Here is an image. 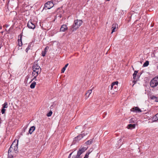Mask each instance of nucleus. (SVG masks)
Instances as JSON below:
<instances>
[{
    "label": "nucleus",
    "instance_id": "obj_1",
    "mask_svg": "<svg viewBox=\"0 0 158 158\" xmlns=\"http://www.w3.org/2000/svg\"><path fill=\"white\" fill-rule=\"evenodd\" d=\"M18 140L15 139L13 142L8 151V157L12 158L15 156L18 152Z\"/></svg>",
    "mask_w": 158,
    "mask_h": 158
},
{
    "label": "nucleus",
    "instance_id": "obj_2",
    "mask_svg": "<svg viewBox=\"0 0 158 158\" xmlns=\"http://www.w3.org/2000/svg\"><path fill=\"white\" fill-rule=\"evenodd\" d=\"M82 23V21L81 20L77 19L74 21V24L71 27L70 29L72 31L78 29Z\"/></svg>",
    "mask_w": 158,
    "mask_h": 158
},
{
    "label": "nucleus",
    "instance_id": "obj_3",
    "mask_svg": "<svg viewBox=\"0 0 158 158\" xmlns=\"http://www.w3.org/2000/svg\"><path fill=\"white\" fill-rule=\"evenodd\" d=\"M158 85V76L153 78L150 82V85L152 87L154 88Z\"/></svg>",
    "mask_w": 158,
    "mask_h": 158
},
{
    "label": "nucleus",
    "instance_id": "obj_4",
    "mask_svg": "<svg viewBox=\"0 0 158 158\" xmlns=\"http://www.w3.org/2000/svg\"><path fill=\"white\" fill-rule=\"evenodd\" d=\"M118 81L113 82L110 86L109 87V88L111 90H113L115 92H116L117 90V88L118 87Z\"/></svg>",
    "mask_w": 158,
    "mask_h": 158
},
{
    "label": "nucleus",
    "instance_id": "obj_5",
    "mask_svg": "<svg viewBox=\"0 0 158 158\" xmlns=\"http://www.w3.org/2000/svg\"><path fill=\"white\" fill-rule=\"evenodd\" d=\"M54 6L53 2L51 1H48L44 5V9L45 10L49 9L52 8Z\"/></svg>",
    "mask_w": 158,
    "mask_h": 158
},
{
    "label": "nucleus",
    "instance_id": "obj_6",
    "mask_svg": "<svg viewBox=\"0 0 158 158\" xmlns=\"http://www.w3.org/2000/svg\"><path fill=\"white\" fill-rule=\"evenodd\" d=\"M27 26L29 28L31 29H34L35 28V25L34 23L31 20H30L28 22Z\"/></svg>",
    "mask_w": 158,
    "mask_h": 158
},
{
    "label": "nucleus",
    "instance_id": "obj_7",
    "mask_svg": "<svg viewBox=\"0 0 158 158\" xmlns=\"http://www.w3.org/2000/svg\"><path fill=\"white\" fill-rule=\"evenodd\" d=\"M33 69L41 71V69L40 67L37 64H34L32 67Z\"/></svg>",
    "mask_w": 158,
    "mask_h": 158
},
{
    "label": "nucleus",
    "instance_id": "obj_8",
    "mask_svg": "<svg viewBox=\"0 0 158 158\" xmlns=\"http://www.w3.org/2000/svg\"><path fill=\"white\" fill-rule=\"evenodd\" d=\"M68 28L65 25H62L60 28V31L64 32L67 30Z\"/></svg>",
    "mask_w": 158,
    "mask_h": 158
},
{
    "label": "nucleus",
    "instance_id": "obj_9",
    "mask_svg": "<svg viewBox=\"0 0 158 158\" xmlns=\"http://www.w3.org/2000/svg\"><path fill=\"white\" fill-rule=\"evenodd\" d=\"M131 111L135 112H141V110L138 107H133L132 110H131Z\"/></svg>",
    "mask_w": 158,
    "mask_h": 158
},
{
    "label": "nucleus",
    "instance_id": "obj_10",
    "mask_svg": "<svg viewBox=\"0 0 158 158\" xmlns=\"http://www.w3.org/2000/svg\"><path fill=\"white\" fill-rule=\"evenodd\" d=\"M118 27V25L117 24H114L112 25V31L111 33L115 31V30L116 28Z\"/></svg>",
    "mask_w": 158,
    "mask_h": 158
},
{
    "label": "nucleus",
    "instance_id": "obj_11",
    "mask_svg": "<svg viewBox=\"0 0 158 158\" xmlns=\"http://www.w3.org/2000/svg\"><path fill=\"white\" fill-rule=\"evenodd\" d=\"M83 137V134H80L77 136L75 138V140L76 141H78Z\"/></svg>",
    "mask_w": 158,
    "mask_h": 158
},
{
    "label": "nucleus",
    "instance_id": "obj_12",
    "mask_svg": "<svg viewBox=\"0 0 158 158\" xmlns=\"http://www.w3.org/2000/svg\"><path fill=\"white\" fill-rule=\"evenodd\" d=\"M33 45L32 44V43H30L29 44L27 47L26 49V52L27 53L28 52V51L29 50L31 49L32 48V47H33Z\"/></svg>",
    "mask_w": 158,
    "mask_h": 158
},
{
    "label": "nucleus",
    "instance_id": "obj_13",
    "mask_svg": "<svg viewBox=\"0 0 158 158\" xmlns=\"http://www.w3.org/2000/svg\"><path fill=\"white\" fill-rule=\"evenodd\" d=\"M128 128L132 129L135 128V124H129L128 125Z\"/></svg>",
    "mask_w": 158,
    "mask_h": 158
},
{
    "label": "nucleus",
    "instance_id": "obj_14",
    "mask_svg": "<svg viewBox=\"0 0 158 158\" xmlns=\"http://www.w3.org/2000/svg\"><path fill=\"white\" fill-rule=\"evenodd\" d=\"M35 127L34 126L31 127L29 130V133L30 134H31L33 131L35 130Z\"/></svg>",
    "mask_w": 158,
    "mask_h": 158
},
{
    "label": "nucleus",
    "instance_id": "obj_15",
    "mask_svg": "<svg viewBox=\"0 0 158 158\" xmlns=\"http://www.w3.org/2000/svg\"><path fill=\"white\" fill-rule=\"evenodd\" d=\"M152 120L153 122L158 120V113L153 117Z\"/></svg>",
    "mask_w": 158,
    "mask_h": 158
},
{
    "label": "nucleus",
    "instance_id": "obj_16",
    "mask_svg": "<svg viewBox=\"0 0 158 158\" xmlns=\"http://www.w3.org/2000/svg\"><path fill=\"white\" fill-rule=\"evenodd\" d=\"M86 150V149L84 147H83L82 148H80L78 151L81 152V153H83Z\"/></svg>",
    "mask_w": 158,
    "mask_h": 158
},
{
    "label": "nucleus",
    "instance_id": "obj_17",
    "mask_svg": "<svg viewBox=\"0 0 158 158\" xmlns=\"http://www.w3.org/2000/svg\"><path fill=\"white\" fill-rule=\"evenodd\" d=\"M86 150V149L84 147H83L82 148H80L78 151L81 152V153H83Z\"/></svg>",
    "mask_w": 158,
    "mask_h": 158
},
{
    "label": "nucleus",
    "instance_id": "obj_18",
    "mask_svg": "<svg viewBox=\"0 0 158 158\" xmlns=\"http://www.w3.org/2000/svg\"><path fill=\"white\" fill-rule=\"evenodd\" d=\"M36 85V82L35 81H33L30 85V87L31 89H34L35 88Z\"/></svg>",
    "mask_w": 158,
    "mask_h": 158
},
{
    "label": "nucleus",
    "instance_id": "obj_19",
    "mask_svg": "<svg viewBox=\"0 0 158 158\" xmlns=\"http://www.w3.org/2000/svg\"><path fill=\"white\" fill-rule=\"evenodd\" d=\"M47 50V47H46L44 49V51L42 52V55L43 56H45V55L47 52V51L46 50Z\"/></svg>",
    "mask_w": 158,
    "mask_h": 158
},
{
    "label": "nucleus",
    "instance_id": "obj_20",
    "mask_svg": "<svg viewBox=\"0 0 158 158\" xmlns=\"http://www.w3.org/2000/svg\"><path fill=\"white\" fill-rule=\"evenodd\" d=\"M8 107V103L7 102H5L4 104L2 105V108H6Z\"/></svg>",
    "mask_w": 158,
    "mask_h": 158
},
{
    "label": "nucleus",
    "instance_id": "obj_21",
    "mask_svg": "<svg viewBox=\"0 0 158 158\" xmlns=\"http://www.w3.org/2000/svg\"><path fill=\"white\" fill-rule=\"evenodd\" d=\"M68 65V64H65L64 67L61 70L62 73H63L64 72L65 70L66 69V68L67 67Z\"/></svg>",
    "mask_w": 158,
    "mask_h": 158
},
{
    "label": "nucleus",
    "instance_id": "obj_22",
    "mask_svg": "<svg viewBox=\"0 0 158 158\" xmlns=\"http://www.w3.org/2000/svg\"><path fill=\"white\" fill-rule=\"evenodd\" d=\"M138 73V71H135L133 75V78L134 80H135V78L136 77V75L137 73Z\"/></svg>",
    "mask_w": 158,
    "mask_h": 158
},
{
    "label": "nucleus",
    "instance_id": "obj_23",
    "mask_svg": "<svg viewBox=\"0 0 158 158\" xmlns=\"http://www.w3.org/2000/svg\"><path fill=\"white\" fill-rule=\"evenodd\" d=\"M93 140L90 139L85 142V144L87 145H89L92 143Z\"/></svg>",
    "mask_w": 158,
    "mask_h": 158
},
{
    "label": "nucleus",
    "instance_id": "obj_24",
    "mask_svg": "<svg viewBox=\"0 0 158 158\" xmlns=\"http://www.w3.org/2000/svg\"><path fill=\"white\" fill-rule=\"evenodd\" d=\"M149 64V61L148 60L146 61V62L144 63L143 65V66L144 67L147 66Z\"/></svg>",
    "mask_w": 158,
    "mask_h": 158
},
{
    "label": "nucleus",
    "instance_id": "obj_25",
    "mask_svg": "<svg viewBox=\"0 0 158 158\" xmlns=\"http://www.w3.org/2000/svg\"><path fill=\"white\" fill-rule=\"evenodd\" d=\"M21 38V37H20ZM18 44L19 45V46H21L22 45V42L21 39V40H20L19 39H18Z\"/></svg>",
    "mask_w": 158,
    "mask_h": 158
},
{
    "label": "nucleus",
    "instance_id": "obj_26",
    "mask_svg": "<svg viewBox=\"0 0 158 158\" xmlns=\"http://www.w3.org/2000/svg\"><path fill=\"white\" fill-rule=\"evenodd\" d=\"M92 90L91 89L87 91V92L86 93V94L87 95V94H89L88 97H89V95L92 93Z\"/></svg>",
    "mask_w": 158,
    "mask_h": 158
},
{
    "label": "nucleus",
    "instance_id": "obj_27",
    "mask_svg": "<svg viewBox=\"0 0 158 158\" xmlns=\"http://www.w3.org/2000/svg\"><path fill=\"white\" fill-rule=\"evenodd\" d=\"M82 154V153H81V152H80L79 151H78L77 152V156H78L80 157L81 158V155Z\"/></svg>",
    "mask_w": 158,
    "mask_h": 158
},
{
    "label": "nucleus",
    "instance_id": "obj_28",
    "mask_svg": "<svg viewBox=\"0 0 158 158\" xmlns=\"http://www.w3.org/2000/svg\"><path fill=\"white\" fill-rule=\"evenodd\" d=\"M52 111H50L47 114V116L48 117H50V116H51L52 114Z\"/></svg>",
    "mask_w": 158,
    "mask_h": 158
},
{
    "label": "nucleus",
    "instance_id": "obj_29",
    "mask_svg": "<svg viewBox=\"0 0 158 158\" xmlns=\"http://www.w3.org/2000/svg\"><path fill=\"white\" fill-rule=\"evenodd\" d=\"M39 74L40 73H35L34 72H32V74L33 76H38V75H39Z\"/></svg>",
    "mask_w": 158,
    "mask_h": 158
},
{
    "label": "nucleus",
    "instance_id": "obj_30",
    "mask_svg": "<svg viewBox=\"0 0 158 158\" xmlns=\"http://www.w3.org/2000/svg\"><path fill=\"white\" fill-rule=\"evenodd\" d=\"M33 72H35V73H40L41 72V71H40V70L39 71H38V70H34V69H33Z\"/></svg>",
    "mask_w": 158,
    "mask_h": 158
},
{
    "label": "nucleus",
    "instance_id": "obj_31",
    "mask_svg": "<svg viewBox=\"0 0 158 158\" xmlns=\"http://www.w3.org/2000/svg\"><path fill=\"white\" fill-rule=\"evenodd\" d=\"M6 110L4 108H2L1 110L2 113L3 114L5 113V111Z\"/></svg>",
    "mask_w": 158,
    "mask_h": 158
},
{
    "label": "nucleus",
    "instance_id": "obj_32",
    "mask_svg": "<svg viewBox=\"0 0 158 158\" xmlns=\"http://www.w3.org/2000/svg\"><path fill=\"white\" fill-rule=\"evenodd\" d=\"M89 153H87L85 154V155L84 158H88V156H89Z\"/></svg>",
    "mask_w": 158,
    "mask_h": 158
},
{
    "label": "nucleus",
    "instance_id": "obj_33",
    "mask_svg": "<svg viewBox=\"0 0 158 158\" xmlns=\"http://www.w3.org/2000/svg\"><path fill=\"white\" fill-rule=\"evenodd\" d=\"M89 153H87L85 154V155L84 158H88V156H89Z\"/></svg>",
    "mask_w": 158,
    "mask_h": 158
},
{
    "label": "nucleus",
    "instance_id": "obj_34",
    "mask_svg": "<svg viewBox=\"0 0 158 158\" xmlns=\"http://www.w3.org/2000/svg\"><path fill=\"white\" fill-rule=\"evenodd\" d=\"M34 76V77L33 78V79L31 80V81L33 80H34L35 81H37V78H36V77L37 76Z\"/></svg>",
    "mask_w": 158,
    "mask_h": 158
},
{
    "label": "nucleus",
    "instance_id": "obj_35",
    "mask_svg": "<svg viewBox=\"0 0 158 158\" xmlns=\"http://www.w3.org/2000/svg\"><path fill=\"white\" fill-rule=\"evenodd\" d=\"M72 158H81L77 156H73Z\"/></svg>",
    "mask_w": 158,
    "mask_h": 158
},
{
    "label": "nucleus",
    "instance_id": "obj_36",
    "mask_svg": "<svg viewBox=\"0 0 158 158\" xmlns=\"http://www.w3.org/2000/svg\"><path fill=\"white\" fill-rule=\"evenodd\" d=\"M88 134V133L87 132H84V133H82L81 134H83V137L85 136L86 135H87Z\"/></svg>",
    "mask_w": 158,
    "mask_h": 158
},
{
    "label": "nucleus",
    "instance_id": "obj_37",
    "mask_svg": "<svg viewBox=\"0 0 158 158\" xmlns=\"http://www.w3.org/2000/svg\"><path fill=\"white\" fill-rule=\"evenodd\" d=\"M134 119L133 118H131V119H130V122L131 123L133 122L134 121Z\"/></svg>",
    "mask_w": 158,
    "mask_h": 158
},
{
    "label": "nucleus",
    "instance_id": "obj_38",
    "mask_svg": "<svg viewBox=\"0 0 158 158\" xmlns=\"http://www.w3.org/2000/svg\"><path fill=\"white\" fill-rule=\"evenodd\" d=\"M73 153V152H72V153H70L69 154V156L68 157V158H71V155H72Z\"/></svg>",
    "mask_w": 158,
    "mask_h": 158
},
{
    "label": "nucleus",
    "instance_id": "obj_39",
    "mask_svg": "<svg viewBox=\"0 0 158 158\" xmlns=\"http://www.w3.org/2000/svg\"><path fill=\"white\" fill-rule=\"evenodd\" d=\"M134 80V81H133V82L134 83V84L132 86H133L136 83V81Z\"/></svg>",
    "mask_w": 158,
    "mask_h": 158
},
{
    "label": "nucleus",
    "instance_id": "obj_40",
    "mask_svg": "<svg viewBox=\"0 0 158 158\" xmlns=\"http://www.w3.org/2000/svg\"><path fill=\"white\" fill-rule=\"evenodd\" d=\"M155 101L156 102H158V99H156V100H155Z\"/></svg>",
    "mask_w": 158,
    "mask_h": 158
},
{
    "label": "nucleus",
    "instance_id": "obj_41",
    "mask_svg": "<svg viewBox=\"0 0 158 158\" xmlns=\"http://www.w3.org/2000/svg\"><path fill=\"white\" fill-rule=\"evenodd\" d=\"M78 127V126H77V127H75V128H76V129H77V128H78V127Z\"/></svg>",
    "mask_w": 158,
    "mask_h": 158
},
{
    "label": "nucleus",
    "instance_id": "obj_42",
    "mask_svg": "<svg viewBox=\"0 0 158 158\" xmlns=\"http://www.w3.org/2000/svg\"><path fill=\"white\" fill-rule=\"evenodd\" d=\"M107 1H110V0H106Z\"/></svg>",
    "mask_w": 158,
    "mask_h": 158
}]
</instances>
